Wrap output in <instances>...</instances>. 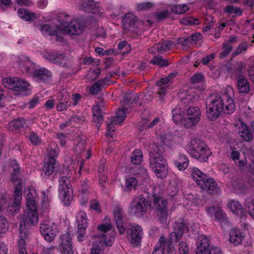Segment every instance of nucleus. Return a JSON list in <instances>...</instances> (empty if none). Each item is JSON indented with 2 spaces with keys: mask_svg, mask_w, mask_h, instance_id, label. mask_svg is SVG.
<instances>
[{
  "mask_svg": "<svg viewBox=\"0 0 254 254\" xmlns=\"http://www.w3.org/2000/svg\"><path fill=\"white\" fill-rule=\"evenodd\" d=\"M234 91L232 86L226 87L223 97L218 94H212L206 99V115L208 119L215 121L224 111L223 100H226L225 109L228 114L233 113L235 110Z\"/></svg>",
  "mask_w": 254,
  "mask_h": 254,
  "instance_id": "nucleus-1",
  "label": "nucleus"
},
{
  "mask_svg": "<svg viewBox=\"0 0 254 254\" xmlns=\"http://www.w3.org/2000/svg\"><path fill=\"white\" fill-rule=\"evenodd\" d=\"M149 165L156 176L164 178L167 174L166 160L162 156V148L156 144H152L149 151Z\"/></svg>",
  "mask_w": 254,
  "mask_h": 254,
  "instance_id": "nucleus-2",
  "label": "nucleus"
},
{
  "mask_svg": "<svg viewBox=\"0 0 254 254\" xmlns=\"http://www.w3.org/2000/svg\"><path fill=\"white\" fill-rule=\"evenodd\" d=\"M23 72L29 73L35 80L45 82L52 76V73L47 68L35 69V64L27 58L22 57L17 62Z\"/></svg>",
  "mask_w": 254,
  "mask_h": 254,
  "instance_id": "nucleus-3",
  "label": "nucleus"
},
{
  "mask_svg": "<svg viewBox=\"0 0 254 254\" xmlns=\"http://www.w3.org/2000/svg\"><path fill=\"white\" fill-rule=\"evenodd\" d=\"M187 150L193 158L201 162H207L212 153L205 143L197 138L191 140L187 146Z\"/></svg>",
  "mask_w": 254,
  "mask_h": 254,
  "instance_id": "nucleus-4",
  "label": "nucleus"
},
{
  "mask_svg": "<svg viewBox=\"0 0 254 254\" xmlns=\"http://www.w3.org/2000/svg\"><path fill=\"white\" fill-rule=\"evenodd\" d=\"M191 176L193 180L202 190L212 192L217 189V185L212 178L207 177L196 167L191 169Z\"/></svg>",
  "mask_w": 254,
  "mask_h": 254,
  "instance_id": "nucleus-5",
  "label": "nucleus"
},
{
  "mask_svg": "<svg viewBox=\"0 0 254 254\" xmlns=\"http://www.w3.org/2000/svg\"><path fill=\"white\" fill-rule=\"evenodd\" d=\"M71 173L68 172L66 176H62L59 180V197L64 205H69L72 197V190L70 178Z\"/></svg>",
  "mask_w": 254,
  "mask_h": 254,
  "instance_id": "nucleus-6",
  "label": "nucleus"
},
{
  "mask_svg": "<svg viewBox=\"0 0 254 254\" xmlns=\"http://www.w3.org/2000/svg\"><path fill=\"white\" fill-rule=\"evenodd\" d=\"M19 169L20 168L16 161L15 160H11L10 163V171L11 173V180L15 185L14 204H16L15 205L16 209L18 208L19 203L22 198V181L16 176L19 172Z\"/></svg>",
  "mask_w": 254,
  "mask_h": 254,
  "instance_id": "nucleus-7",
  "label": "nucleus"
},
{
  "mask_svg": "<svg viewBox=\"0 0 254 254\" xmlns=\"http://www.w3.org/2000/svg\"><path fill=\"white\" fill-rule=\"evenodd\" d=\"M148 201L143 195L134 198L130 202L128 212L131 215L137 217L142 216L147 211Z\"/></svg>",
  "mask_w": 254,
  "mask_h": 254,
  "instance_id": "nucleus-8",
  "label": "nucleus"
},
{
  "mask_svg": "<svg viewBox=\"0 0 254 254\" xmlns=\"http://www.w3.org/2000/svg\"><path fill=\"white\" fill-rule=\"evenodd\" d=\"M183 125L187 128L195 126L199 123L201 111L197 107L190 106L185 109Z\"/></svg>",
  "mask_w": 254,
  "mask_h": 254,
  "instance_id": "nucleus-9",
  "label": "nucleus"
},
{
  "mask_svg": "<svg viewBox=\"0 0 254 254\" xmlns=\"http://www.w3.org/2000/svg\"><path fill=\"white\" fill-rule=\"evenodd\" d=\"M40 231L48 242H52L59 233L57 225L49 221H44L40 224Z\"/></svg>",
  "mask_w": 254,
  "mask_h": 254,
  "instance_id": "nucleus-10",
  "label": "nucleus"
},
{
  "mask_svg": "<svg viewBox=\"0 0 254 254\" xmlns=\"http://www.w3.org/2000/svg\"><path fill=\"white\" fill-rule=\"evenodd\" d=\"M200 244L196 250V254H223L221 249L212 246L209 247V241L206 236L202 235L199 237Z\"/></svg>",
  "mask_w": 254,
  "mask_h": 254,
  "instance_id": "nucleus-11",
  "label": "nucleus"
},
{
  "mask_svg": "<svg viewBox=\"0 0 254 254\" xmlns=\"http://www.w3.org/2000/svg\"><path fill=\"white\" fill-rule=\"evenodd\" d=\"M129 110H127L124 109L123 107L122 108H119L116 113V116L114 117H110L107 121V136H112L114 129V127L115 125L124 121L126 118V113L128 112Z\"/></svg>",
  "mask_w": 254,
  "mask_h": 254,
  "instance_id": "nucleus-12",
  "label": "nucleus"
},
{
  "mask_svg": "<svg viewBox=\"0 0 254 254\" xmlns=\"http://www.w3.org/2000/svg\"><path fill=\"white\" fill-rule=\"evenodd\" d=\"M2 83L6 88L18 91H25L29 86L28 82L18 77L4 78Z\"/></svg>",
  "mask_w": 254,
  "mask_h": 254,
  "instance_id": "nucleus-13",
  "label": "nucleus"
},
{
  "mask_svg": "<svg viewBox=\"0 0 254 254\" xmlns=\"http://www.w3.org/2000/svg\"><path fill=\"white\" fill-rule=\"evenodd\" d=\"M27 208V212L23 216V222L24 224L27 225H36L38 221V214L37 211V206H35V209H33L32 207H26ZM22 221H21L20 225V233L21 231L22 232H26V237L24 238H27L28 233L26 231H24V229L25 228L24 226H22Z\"/></svg>",
  "mask_w": 254,
  "mask_h": 254,
  "instance_id": "nucleus-14",
  "label": "nucleus"
},
{
  "mask_svg": "<svg viewBox=\"0 0 254 254\" xmlns=\"http://www.w3.org/2000/svg\"><path fill=\"white\" fill-rule=\"evenodd\" d=\"M76 223L77 224V238L79 241H82L87 227V216L84 212L80 211L78 213L76 216Z\"/></svg>",
  "mask_w": 254,
  "mask_h": 254,
  "instance_id": "nucleus-15",
  "label": "nucleus"
},
{
  "mask_svg": "<svg viewBox=\"0 0 254 254\" xmlns=\"http://www.w3.org/2000/svg\"><path fill=\"white\" fill-rule=\"evenodd\" d=\"M127 234L130 243L133 246H137L140 243L142 238V229L138 225H132L127 229Z\"/></svg>",
  "mask_w": 254,
  "mask_h": 254,
  "instance_id": "nucleus-16",
  "label": "nucleus"
},
{
  "mask_svg": "<svg viewBox=\"0 0 254 254\" xmlns=\"http://www.w3.org/2000/svg\"><path fill=\"white\" fill-rule=\"evenodd\" d=\"M43 57L49 62L58 65L66 67V59L64 55L60 53H56L54 52H45L43 54Z\"/></svg>",
  "mask_w": 254,
  "mask_h": 254,
  "instance_id": "nucleus-17",
  "label": "nucleus"
},
{
  "mask_svg": "<svg viewBox=\"0 0 254 254\" xmlns=\"http://www.w3.org/2000/svg\"><path fill=\"white\" fill-rule=\"evenodd\" d=\"M188 230V226L183 219H179L174 224V231L170 233L171 239L174 238L178 241L182 237L184 233Z\"/></svg>",
  "mask_w": 254,
  "mask_h": 254,
  "instance_id": "nucleus-18",
  "label": "nucleus"
},
{
  "mask_svg": "<svg viewBox=\"0 0 254 254\" xmlns=\"http://www.w3.org/2000/svg\"><path fill=\"white\" fill-rule=\"evenodd\" d=\"M14 197L15 191L14 192L13 201L10 205L9 203V197L6 194L0 192V212L2 211L4 209H8V211L11 213H16L20 209L21 201L19 203L18 208L16 209V207H15L16 204H14Z\"/></svg>",
  "mask_w": 254,
  "mask_h": 254,
  "instance_id": "nucleus-19",
  "label": "nucleus"
},
{
  "mask_svg": "<svg viewBox=\"0 0 254 254\" xmlns=\"http://www.w3.org/2000/svg\"><path fill=\"white\" fill-rule=\"evenodd\" d=\"M139 99L138 94L135 92L126 93L124 94L123 99L121 100V106L124 109L130 110L134 104L138 103Z\"/></svg>",
  "mask_w": 254,
  "mask_h": 254,
  "instance_id": "nucleus-20",
  "label": "nucleus"
},
{
  "mask_svg": "<svg viewBox=\"0 0 254 254\" xmlns=\"http://www.w3.org/2000/svg\"><path fill=\"white\" fill-rule=\"evenodd\" d=\"M60 248L62 254H73V251L71 238L69 233H66L61 236Z\"/></svg>",
  "mask_w": 254,
  "mask_h": 254,
  "instance_id": "nucleus-21",
  "label": "nucleus"
},
{
  "mask_svg": "<svg viewBox=\"0 0 254 254\" xmlns=\"http://www.w3.org/2000/svg\"><path fill=\"white\" fill-rule=\"evenodd\" d=\"M113 212L117 228L119 232L123 234L126 230L125 224L123 220L124 212L123 209L119 206H116L115 207Z\"/></svg>",
  "mask_w": 254,
  "mask_h": 254,
  "instance_id": "nucleus-22",
  "label": "nucleus"
},
{
  "mask_svg": "<svg viewBox=\"0 0 254 254\" xmlns=\"http://www.w3.org/2000/svg\"><path fill=\"white\" fill-rule=\"evenodd\" d=\"M69 95L64 90L61 91L59 93V103L56 106L57 110L59 112L65 111L70 106V103L68 101Z\"/></svg>",
  "mask_w": 254,
  "mask_h": 254,
  "instance_id": "nucleus-23",
  "label": "nucleus"
},
{
  "mask_svg": "<svg viewBox=\"0 0 254 254\" xmlns=\"http://www.w3.org/2000/svg\"><path fill=\"white\" fill-rule=\"evenodd\" d=\"M64 31L72 35H78L82 32L83 26L77 20H73L70 23H64Z\"/></svg>",
  "mask_w": 254,
  "mask_h": 254,
  "instance_id": "nucleus-24",
  "label": "nucleus"
},
{
  "mask_svg": "<svg viewBox=\"0 0 254 254\" xmlns=\"http://www.w3.org/2000/svg\"><path fill=\"white\" fill-rule=\"evenodd\" d=\"M123 27L125 30H131L135 29L137 23L136 16L131 13H127L122 19Z\"/></svg>",
  "mask_w": 254,
  "mask_h": 254,
  "instance_id": "nucleus-25",
  "label": "nucleus"
},
{
  "mask_svg": "<svg viewBox=\"0 0 254 254\" xmlns=\"http://www.w3.org/2000/svg\"><path fill=\"white\" fill-rule=\"evenodd\" d=\"M237 86L239 93L248 94L250 90V85L247 79L243 75L240 74L237 77Z\"/></svg>",
  "mask_w": 254,
  "mask_h": 254,
  "instance_id": "nucleus-26",
  "label": "nucleus"
},
{
  "mask_svg": "<svg viewBox=\"0 0 254 254\" xmlns=\"http://www.w3.org/2000/svg\"><path fill=\"white\" fill-rule=\"evenodd\" d=\"M26 199V207H32L35 209L36 206V199L37 196L36 190L34 189L28 188L25 190Z\"/></svg>",
  "mask_w": 254,
  "mask_h": 254,
  "instance_id": "nucleus-27",
  "label": "nucleus"
},
{
  "mask_svg": "<svg viewBox=\"0 0 254 254\" xmlns=\"http://www.w3.org/2000/svg\"><path fill=\"white\" fill-rule=\"evenodd\" d=\"M227 206L234 214L239 215L241 217L245 215V209L238 201L231 200L229 201Z\"/></svg>",
  "mask_w": 254,
  "mask_h": 254,
  "instance_id": "nucleus-28",
  "label": "nucleus"
},
{
  "mask_svg": "<svg viewBox=\"0 0 254 254\" xmlns=\"http://www.w3.org/2000/svg\"><path fill=\"white\" fill-rule=\"evenodd\" d=\"M171 236L169 235V238H166L164 236L160 237L158 243L156 245L163 250H166L167 252H171L172 247V242L175 240L174 238L171 239Z\"/></svg>",
  "mask_w": 254,
  "mask_h": 254,
  "instance_id": "nucleus-29",
  "label": "nucleus"
},
{
  "mask_svg": "<svg viewBox=\"0 0 254 254\" xmlns=\"http://www.w3.org/2000/svg\"><path fill=\"white\" fill-rule=\"evenodd\" d=\"M175 74H170L168 76L161 78L157 82V85L160 87L158 91V94L163 95L165 93V90L169 86L171 79L174 78Z\"/></svg>",
  "mask_w": 254,
  "mask_h": 254,
  "instance_id": "nucleus-30",
  "label": "nucleus"
},
{
  "mask_svg": "<svg viewBox=\"0 0 254 254\" xmlns=\"http://www.w3.org/2000/svg\"><path fill=\"white\" fill-rule=\"evenodd\" d=\"M174 46H175L174 42L167 40L155 44L153 48L160 53H163L170 50Z\"/></svg>",
  "mask_w": 254,
  "mask_h": 254,
  "instance_id": "nucleus-31",
  "label": "nucleus"
},
{
  "mask_svg": "<svg viewBox=\"0 0 254 254\" xmlns=\"http://www.w3.org/2000/svg\"><path fill=\"white\" fill-rule=\"evenodd\" d=\"M172 118L174 122L181 123L183 125L185 115V109L183 110L180 106L176 107L172 110Z\"/></svg>",
  "mask_w": 254,
  "mask_h": 254,
  "instance_id": "nucleus-32",
  "label": "nucleus"
},
{
  "mask_svg": "<svg viewBox=\"0 0 254 254\" xmlns=\"http://www.w3.org/2000/svg\"><path fill=\"white\" fill-rule=\"evenodd\" d=\"M243 238L244 237L239 229H234L230 232L229 241L236 246L240 244Z\"/></svg>",
  "mask_w": 254,
  "mask_h": 254,
  "instance_id": "nucleus-33",
  "label": "nucleus"
},
{
  "mask_svg": "<svg viewBox=\"0 0 254 254\" xmlns=\"http://www.w3.org/2000/svg\"><path fill=\"white\" fill-rule=\"evenodd\" d=\"M189 159L184 154H180L178 158L175 161L176 166L181 171L185 170L188 166Z\"/></svg>",
  "mask_w": 254,
  "mask_h": 254,
  "instance_id": "nucleus-34",
  "label": "nucleus"
},
{
  "mask_svg": "<svg viewBox=\"0 0 254 254\" xmlns=\"http://www.w3.org/2000/svg\"><path fill=\"white\" fill-rule=\"evenodd\" d=\"M101 110V107L99 104H97L93 106L92 108L93 121L94 123H98V124H101L103 121Z\"/></svg>",
  "mask_w": 254,
  "mask_h": 254,
  "instance_id": "nucleus-35",
  "label": "nucleus"
},
{
  "mask_svg": "<svg viewBox=\"0 0 254 254\" xmlns=\"http://www.w3.org/2000/svg\"><path fill=\"white\" fill-rule=\"evenodd\" d=\"M42 33L45 36L54 35L56 36V39L57 41H62L63 38L58 37L59 32L56 30H53L50 26L47 24H45L41 26L40 29Z\"/></svg>",
  "mask_w": 254,
  "mask_h": 254,
  "instance_id": "nucleus-36",
  "label": "nucleus"
},
{
  "mask_svg": "<svg viewBox=\"0 0 254 254\" xmlns=\"http://www.w3.org/2000/svg\"><path fill=\"white\" fill-rule=\"evenodd\" d=\"M56 159H46L43 167V171L46 176L51 175L55 168Z\"/></svg>",
  "mask_w": 254,
  "mask_h": 254,
  "instance_id": "nucleus-37",
  "label": "nucleus"
},
{
  "mask_svg": "<svg viewBox=\"0 0 254 254\" xmlns=\"http://www.w3.org/2000/svg\"><path fill=\"white\" fill-rule=\"evenodd\" d=\"M17 13L19 17L26 21H32L36 18V14L27 9L19 8Z\"/></svg>",
  "mask_w": 254,
  "mask_h": 254,
  "instance_id": "nucleus-38",
  "label": "nucleus"
},
{
  "mask_svg": "<svg viewBox=\"0 0 254 254\" xmlns=\"http://www.w3.org/2000/svg\"><path fill=\"white\" fill-rule=\"evenodd\" d=\"M137 180L139 185L143 184L144 182H147L149 180V177L145 168L141 167L136 174Z\"/></svg>",
  "mask_w": 254,
  "mask_h": 254,
  "instance_id": "nucleus-39",
  "label": "nucleus"
},
{
  "mask_svg": "<svg viewBox=\"0 0 254 254\" xmlns=\"http://www.w3.org/2000/svg\"><path fill=\"white\" fill-rule=\"evenodd\" d=\"M154 208L156 211L161 210L163 209H167V201L163 197H154Z\"/></svg>",
  "mask_w": 254,
  "mask_h": 254,
  "instance_id": "nucleus-40",
  "label": "nucleus"
},
{
  "mask_svg": "<svg viewBox=\"0 0 254 254\" xmlns=\"http://www.w3.org/2000/svg\"><path fill=\"white\" fill-rule=\"evenodd\" d=\"M25 120L23 119H18L10 122L8 124V129L13 131L23 128L25 125Z\"/></svg>",
  "mask_w": 254,
  "mask_h": 254,
  "instance_id": "nucleus-41",
  "label": "nucleus"
},
{
  "mask_svg": "<svg viewBox=\"0 0 254 254\" xmlns=\"http://www.w3.org/2000/svg\"><path fill=\"white\" fill-rule=\"evenodd\" d=\"M97 238V240L95 242H97L98 245H100V247H102L103 244L105 245L106 246H111L112 245L113 242L115 240V237L113 236H111L108 240H107L106 235L103 234Z\"/></svg>",
  "mask_w": 254,
  "mask_h": 254,
  "instance_id": "nucleus-42",
  "label": "nucleus"
},
{
  "mask_svg": "<svg viewBox=\"0 0 254 254\" xmlns=\"http://www.w3.org/2000/svg\"><path fill=\"white\" fill-rule=\"evenodd\" d=\"M26 233L20 232V239L18 241V248L19 254H27L26 252V242L24 238L26 237Z\"/></svg>",
  "mask_w": 254,
  "mask_h": 254,
  "instance_id": "nucleus-43",
  "label": "nucleus"
},
{
  "mask_svg": "<svg viewBox=\"0 0 254 254\" xmlns=\"http://www.w3.org/2000/svg\"><path fill=\"white\" fill-rule=\"evenodd\" d=\"M139 182L137 179L133 177H129L126 178L125 181V190L128 191L135 188Z\"/></svg>",
  "mask_w": 254,
  "mask_h": 254,
  "instance_id": "nucleus-44",
  "label": "nucleus"
},
{
  "mask_svg": "<svg viewBox=\"0 0 254 254\" xmlns=\"http://www.w3.org/2000/svg\"><path fill=\"white\" fill-rule=\"evenodd\" d=\"M249 48V44L247 42H242L240 43L236 49L232 54L233 57H235L238 55L245 53Z\"/></svg>",
  "mask_w": 254,
  "mask_h": 254,
  "instance_id": "nucleus-45",
  "label": "nucleus"
},
{
  "mask_svg": "<svg viewBox=\"0 0 254 254\" xmlns=\"http://www.w3.org/2000/svg\"><path fill=\"white\" fill-rule=\"evenodd\" d=\"M224 12L232 15V16L235 17L241 16L242 14V10L238 7L234 5H228L224 9Z\"/></svg>",
  "mask_w": 254,
  "mask_h": 254,
  "instance_id": "nucleus-46",
  "label": "nucleus"
},
{
  "mask_svg": "<svg viewBox=\"0 0 254 254\" xmlns=\"http://www.w3.org/2000/svg\"><path fill=\"white\" fill-rule=\"evenodd\" d=\"M158 221L162 224H166L167 222L168 218V209H164L161 210L156 211Z\"/></svg>",
  "mask_w": 254,
  "mask_h": 254,
  "instance_id": "nucleus-47",
  "label": "nucleus"
},
{
  "mask_svg": "<svg viewBox=\"0 0 254 254\" xmlns=\"http://www.w3.org/2000/svg\"><path fill=\"white\" fill-rule=\"evenodd\" d=\"M130 161L134 165H138L142 162V155L140 150L136 149L132 152Z\"/></svg>",
  "mask_w": 254,
  "mask_h": 254,
  "instance_id": "nucleus-48",
  "label": "nucleus"
},
{
  "mask_svg": "<svg viewBox=\"0 0 254 254\" xmlns=\"http://www.w3.org/2000/svg\"><path fill=\"white\" fill-rule=\"evenodd\" d=\"M239 133L240 135L246 141H249L253 139V134L251 131L248 129L246 126L243 125L242 130H240Z\"/></svg>",
  "mask_w": 254,
  "mask_h": 254,
  "instance_id": "nucleus-49",
  "label": "nucleus"
},
{
  "mask_svg": "<svg viewBox=\"0 0 254 254\" xmlns=\"http://www.w3.org/2000/svg\"><path fill=\"white\" fill-rule=\"evenodd\" d=\"M48 158L46 159H56L59 155V148L56 145H53V148L52 145H50L48 147L47 149Z\"/></svg>",
  "mask_w": 254,
  "mask_h": 254,
  "instance_id": "nucleus-50",
  "label": "nucleus"
},
{
  "mask_svg": "<svg viewBox=\"0 0 254 254\" xmlns=\"http://www.w3.org/2000/svg\"><path fill=\"white\" fill-rule=\"evenodd\" d=\"M189 9L187 4H176L172 7L171 12L175 14H181L184 13Z\"/></svg>",
  "mask_w": 254,
  "mask_h": 254,
  "instance_id": "nucleus-51",
  "label": "nucleus"
},
{
  "mask_svg": "<svg viewBox=\"0 0 254 254\" xmlns=\"http://www.w3.org/2000/svg\"><path fill=\"white\" fill-rule=\"evenodd\" d=\"M215 219L217 220L221 225H226L227 222V218L223 212L219 208L214 214Z\"/></svg>",
  "mask_w": 254,
  "mask_h": 254,
  "instance_id": "nucleus-52",
  "label": "nucleus"
},
{
  "mask_svg": "<svg viewBox=\"0 0 254 254\" xmlns=\"http://www.w3.org/2000/svg\"><path fill=\"white\" fill-rule=\"evenodd\" d=\"M104 84V80H99L96 82L90 88V92L92 94H97L101 90Z\"/></svg>",
  "mask_w": 254,
  "mask_h": 254,
  "instance_id": "nucleus-53",
  "label": "nucleus"
},
{
  "mask_svg": "<svg viewBox=\"0 0 254 254\" xmlns=\"http://www.w3.org/2000/svg\"><path fill=\"white\" fill-rule=\"evenodd\" d=\"M245 206L249 214L254 219V199L249 198L245 200Z\"/></svg>",
  "mask_w": 254,
  "mask_h": 254,
  "instance_id": "nucleus-54",
  "label": "nucleus"
},
{
  "mask_svg": "<svg viewBox=\"0 0 254 254\" xmlns=\"http://www.w3.org/2000/svg\"><path fill=\"white\" fill-rule=\"evenodd\" d=\"M150 63L158 65L161 67H164L168 65V61L162 58L161 56L155 57L151 61Z\"/></svg>",
  "mask_w": 254,
  "mask_h": 254,
  "instance_id": "nucleus-55",
  "label": "nucleus"
},
{
  "mask_svg": "<svg viewBox=\"0 0 254 254\" xmlns=\"http://www.w3.org/2000/svg\"><path fill=\"white\" fill-rule=\"evenodd\" d=\"M232 48V46L229 45L228 43L223 42L222 44L223 51L219 54V57L221 59L226 57L230 53Z\"/></svg>",
  "mask_w": 254,
  "mask_h": 254,
  "instance_id": "nucleus-56",
  "label": "nucleus"
},
{
  "mask_svg": "<svg viewBox=\"0 0 254 254\" xmlns=\"http://www.w3.org/2000/svg\"><path fill=\"white\" fill-rule=\"evenodd\" d=\"M105 167V162L104 161H101L99 165L98 168V173H99V181H102L104 182L106 181L107 179V176L104 172V169Z\"/></svg>",
  "mask_w": 254,
  "mask_h": 254,
  "instance_id": "nucleus-57",
  "label": "nucleus"
},
{
  "mask_svg": "<svg viewBox=\"0 0 254 254\" xmlns=\"http://www.w3.org/2000/svg\"><path fill=\"white\" fill-rule=\"evenodd\" d=\"M28 138L31 143L34 145H38L41 143V138L35 132L30 133Z\"/></svg>",
  "mask_w": 254,
  "mask_h": 254,
  "instance_id": "nucleus-58",
  "label": "nucleus"
},
{
  "mask_svg": "<svg viewBox=\"0 0 254 254\" xmlns=\"http://www.w3.org/2000/svg\"><path fill=\"white\" fill-rule=\"evenodd\" d=\"M8 227V223L6 218L0 215V234L5 233Z\"/></svg>",
  "mask_w": 254,
  "mask_h": 254,
  "instance_id": "nucleus-59",
  "label": "nucleus"
},
{
  "mask_svg": "<svg viewBox=\"0 0 254 254\" xmlns=\"http://www.w3.org/2000/svg\"><path fill=\"white\" fill-rule=\"evenodd\" d=\"M192 84L200 83L204 81V76L200 73H196L190 78Z\"/></svg>",
  "mask_w": 254,
  "mask_h": 254,
  "instance_id": "nucleus-60",
  "label": "nucleus"
},
{
  "mask_svg": "<svg viewBox=\"0 0 254 254\" xmlns=\"http://www.w3.org/2000/svg\"><path fill=\"white\" fill-rule=\"evenodd\" d=\"M202 39V36L199 33H195L188 37L189 43L196 44V42Z\"/></svg>",
  "mask_w": 254,
  "mask_h": 254,
  "instance_id": "nucleus-61",
  "label": "nucleus"
},
{
  "mask_svg": "<svg viewBox=\"0 0 254 254\" xmlns=\"http://www.w3.org/2000/svg\"><path fill=\"white\" fill-rule=\"evenodd\" d=\"M179 251L180 254H189V247L185 241H181L179 245Z\"/></svg>",
  "mask_w": 254,
  "mask_h": 254,
  "instance_id": "nucleus-62",
  "label": "nucleus"
},
{
  "mask_svg": "<svg viewBox=\"0 0 254 254\" xmlns=\"http://www.w3.org/2000/svg\"><path fill=\"white\" fill-rule=\"evenodd\" d=\"M103 251L100 245H98L97 242H93V247L91 250V254H102Z\"/></svg>",
  "mask_w": 254,
  "mask_h": 254,
  "instance_id": "nucleus-63",
  "label": "nucleus"
},
{
  "mask_svg": "<svg viewBox=\"0 0 254 254\" xmlns=\"http://www.w3.org/2000/svg\"><path fill=\"white\" fill-rule=\"evenodd\" d=\"M90 208L94 210L97 213L101 212V209L100 207L99 203L96 200H92L90 202Z\"/></svg>",
  "mask_w": 254,
  "mask_h": 254,
  "instance_id": "nucleus-64",
  "label": "nucleus"
}]
</instances>
